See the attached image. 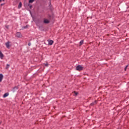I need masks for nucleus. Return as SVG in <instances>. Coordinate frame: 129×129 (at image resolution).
<instances>
[{"instance_id": "obj_18", "label": "nucleus", "mask_w": 129, "mask_h": 129, "mask_svg": "<svg viewBox=\"0 0 129 129\" xmlns=\"http://www.w3.org/2000/svg\"><path fill=\"white\" fill-rule=\"evenodd\" d=\"M32 8H33V6H32V5H31V6H30V9H32Z\"/></svg>"}, {"instance_id": "obj_19", "label": "nucleus", "mask_w": 129, "mask_h": 129, "mask_svg": "<svg viewBox=\"0 0 129 129\" xmlns=\"http://www.w3.org/2000/svg\"><path fill=\"white\" fill-rule=\"evenodd\" d=\"M31 43H28V45H29V46H31Z\"/></svg>"}, {"instance_id": "obj_22", "label": "nucleus", "mask_w": 129, "mask_h": 129, "mask_svg": "<svg viewBox=\"0 0 129 129\" xmlns=\"http://www.w3.org/2000/svg\"><path fill=\"white\" fill-rule=\"evenodd\" d=\"M3 1H5V0H3Z\"/></svg>"}, {"instance_id": "obj_13", "label": "nucleus", "mask_w": 129, "mask_h": 129, "mask_svg": "<svg viewBox=\"0 0 129 129\" xmlns=\"http://www.w3.org/2000/svg\"><path fill=\"white\" fill-rule=\"evenodd\" d=\"M82 44H83V40H81L80 42V46H81V45H82Z\"/></svg>"}, {"instance_id": "obj_11", "label": "nucleus", "mask_w": 129, "mask_h": 129, "mask_svg": "<svg viewBox=\"0 0 129 129\" xmlns=\"http://www.w3.org/2000/svg\"><path fill=\"white\" fill-rule=\"evenodd\" d=\"M35 2V0H29V4H33Z\"/></svg>"}, {"instance_id": "obj_5", "label": "nucleus", "mask_w": 129, "mask_h": 129, "mask_svg": "<svg viewBox=\"0 0 129 129\" xmlns=\"http://www.w3.org/2000/svg\"><path fill=\"white\" fill-rule=\"evenodd\" d=\"M6 46L7 47V48H8V49L10 48V42H7L6 43Z\"/></svg>"}, {"instance_id": "obj_17", "label": "nucleus", "mask_w": 129, "mask_h": 129, "mask_svg": "<svg viewBox=\"0 0 129 129\" xmlns=\"http://www.w3.org/2000/svg\"><path fill=\"white\" fill-rule=\"evenodd\" d=\"M23 28H24V29H27V28H28V25L24 26Z\"/></svg>"}, {"instance_id": "obj_15", "label": "nucleus", "mask_w": 129, "mask_h": 129, "mask_svg": "<svg viewBox=\"0 0 129 129\" xmlns=\"http://www.w3.org/2000/svg\"><path fill=\"white\" fill-rule=\"evenodd\" d=\"M45 66L46 67H48V62H46V63H44Z\"/></svg>"}, {"instance_id": "obj_10", "label": "nucleus", "mask_w": 129, "mask_h": 129, "mask_svg": "<svg viewBox=\"0 0 129 129\" xmlns=\"http://www.w3.org/2000/svg\"><path fill=\"white\" fill-rule=\"evenodd\" d=\"M21 8H22V2H20L18 5V9H21Z\"/></svg>"}, {"instance_id": "obj_3", "label": "nucleus", "mask_w": 129, "mask_h": 129, "mask_svg": "<svg viewBox=\"0 0 129 129\" xmlns=\"http://www.w3.org/2000/svg\"><path fill=\"white\" fill-rule=\"evenodd\" d=\"M16 37H17L18 38H21L22 37V34L20 32H17L16 33Z\"/></svg>"}, {"instance_id": "obj_9", "label": "nucleus", "mask_w": 129, "mask_h": 129, "mask_svg": "<svg viewBox=\"0 0 129 129\" xmlns=\"http://www.w3.org/2000/svg\"><path fill=\"white\" fill-rule=\"evenodd\" d=\"M9 96V93H6L4 95L3 97H4V98H6V97Z\"/></svg>"}, {"instance_id": "obj_14", "label": "nucleus", "mask_w": 129, "mask_h": 129, "mask_svg": "<svg viewBox=\"0 0 129 129\" xmlns=\"http://www.w3.org/2000/svg\"><path fill=\"white\" fill-rule=\"evenodd\" d=\"M127 67H128V65H127V66L125 67V68H124L125 71H126V69L127 68Z\"/></svg>"}, {"instance_id": "obj_8", "label": "nucleus", "mask_w": 129, "mask_h": 129, "mask_svg": "<svg viewBox=\"0 0 129 129\" xmlns=\"http://www.w3.org/2000/svg\"><path fill=\"white\" fill-rule=\"evenodd\" d=\"M0 58L1 59H3L4 58V54H3V52L0 51Z\"/></svg>"}, {"instance_id": "obj_21", "label": "nucleus", "mask_w": 129, "mask_h": 129, "mask_svg": "<svg viewBox=\"0 0 129 129\" xmlns=\"http://www.w3.org/2000/svg\"><path fill=\"white\" fill-rule=\"evenodd\" d=\"M2 1H3V0H0V3H1V2H2Z\"/></svg>"}, {"instance_id": "obj_2", "label": "nucleus", "mask_w": 129, "mask_h": 129, "mask_svg": "<svg viewBox=\"0 0 129 129\" xmlns=\"http://www.w3.org/2000/svg\"><path fill=\"white\" fill-rule=\"evenodd\" d=\"M47 42L48 43V45H53V43H54V41L52 40L48 39L47 40Z\"/></svg>"}, {"instance_id": "obj_7", "label": "nucleus", "mask_w": 129, "mask_h": 129, "mask_svg": "<svg viewBox=\"0 0 129 129\" xmlns=\"http://www.w3.org/2000/svg\"><path fill=\"white\" fill-rule=\"evenodd\" d=\"M44 23L45 24H49V23H50V21L49 20H48V19H45L44 20Z\"/></svg>"}, {"instance_id": "obj_4", "label": "nucleus", "mask_w": 129, "mask_h": 129, "mask_svg": "<svg viewBox=\"0 0 129 129\" xmlns=\"http://www.w3.org/2000/svg\"><path fill=\"white\" fill-rule=\"evenodd\" d=\"M96 103H97V101H95L94 102H93V103L90 104V106H93V105H95V104H96Z\"/></svg>"}, {"instance_id": "obj_16", "label": "nucleus", "mask_w": 129, "mask_h": 129, "mask_svg": "<svg viewBox=\"0 0 129 129\" xmlns=\"http://www.w3.org/2000/svg\"><path fill=\"white\" fill-rule=\"evenodd\" d=\"M74 93H75V95H77L78 94V93L76 92H74Z\"/></svg>"}, {"instance_id": "obj_12", "label": "nucleus", "mask_w": 129, "mask_h": 129, "mask_svg": "<svg viewBox=\"0 0 129 129\" xmlns=\"http://www.w3.org/2000/svg\"><path fill=\"white\" fill-rule=\"evenodd\" d=\"M9 68H10V64H7L6 67V69H9Z\"/></svg>"}, {"instance_id": "obj_20", "label": "nucleus", "mask_w": 129, "mask_h": 129, "mask_svg": "<svg viewBox=\"0 0 129 129\" xmlns=\"http://www.w3.org/2000/svg\"><path fill=\"white\" fill-rule=\"evenodd\" d=\"M15 88H16L17 89H18V87H14V89H15Z\"/></svg>"}, {"instance_id": "obj_6", "label": "nucleus", "mask_w": 129, "mask_h": 129, "mask_svg": "<svg viewBox=\"0 0 129 129\" xmlns=\"http://www.w3.org/2000/svg\"><path fill=\"white\" fill-rule=\"evenodd\" d=\"M4 78V75L3 74H0V82L3 81V79Z\"/></svg>"}, {"instance_id": "obj_1", "label": "nucleus", "mask_w": 129, "mask_h": 129, "mask_svg": "<svg viewBox=\"0 0 129 129\" xmlns=\"http://www.w3.org/2000/svg\"><path fill=\"white\" fill-rule=\"evenodd\" d=\"M83 69V67H82L81 66H78L76 67V70H78V71H81Z\"/></svg>"}]
</instances>
